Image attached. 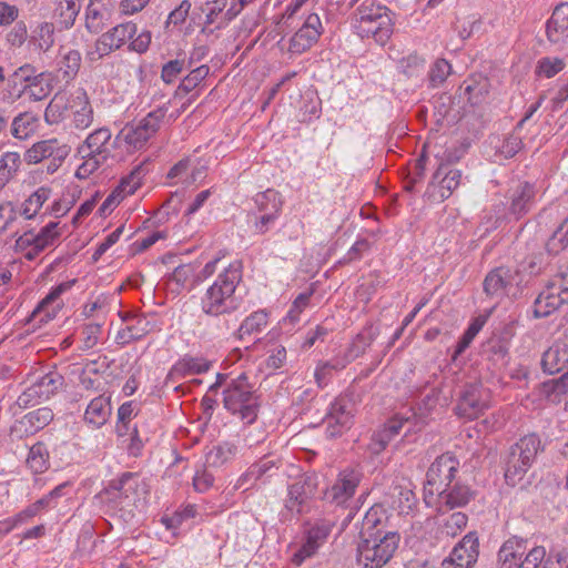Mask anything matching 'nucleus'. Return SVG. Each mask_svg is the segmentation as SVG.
<instances>
[{
	"label": "nucleus",
	"instance_id": "dca6fc26",
	"mask_svg": "<svg viewBox=\"0 0 568 568\" xmlns=\"http://www.w3.org/2000/svg\"><path fill=\"white\" fill-rule=\"evenodd\" d=\"M113 8L112 0H90L85 13V28L91 33L100 32L111 19Z\"/></svg>",
	"mask_w": 568,
	"mask_h": 568
},
{
	"label": "nucleus",
	"instance_id": "bf43d9fd",
	"mask_svg": "<svg viewBox=\"0 0 568 568\" xmlns=\"http://www.w3.org/2000/svg\"><path fill=\"white\" fill-rule=\"evenodd\" d=\"M227 6V0H212L205 3V7L202 9L205 12V23L213 24L220 13Z\"/></svg>",
	"mask_w": 568,
	"mask_h": 568
},
{
	"label": "nucleus",
	"instance_id": "603ef678",
	"mask_svg": "<svg viewBox=\"0 0 568 568\" xmlns=\"http://www.w3.org/2000/svg\"><path fill=\"white\" fill-rule=\"evenodd\" d=\"M209 74V67L201 65L194 70H192L180 84V90H184L185 92H190L193 90L202 80L206 78Z\"/></svg>",
	"mask_w": 568,
	"mask_h": 568
},
{
	"label": "nucleus",
	"instance_id": "b1692460",
	"mask_svg": "<svg viewBox=\"0 0 568 568\" xmlns=\"http://www.w3.org/2000/svg\"><path fill=\"white\" fill-rule=\"evenodd\" d=\"M437 495L439 498V511H444V507L446 509L464 507L470 501L474 494L469 487L455 484L452 488L437 489Z\"/></svg>",
	"mask_w": 568,
	"mask_h": 568
},
{
	"label": "nucleus",
	"instance_id": "c756f323",
	"mask_svg": "<svg viewBox=\"0 0 568 568\" xmlns=\"http://www.w3.org/2000/svg\"><path fill=\"white\" fill-rule=\"evenodd\" d=\"M111 415L110 398L100 395L93 398L84 413V420L94 428L103 426Z\"/></svg>",
	"mask_w": 568,
	"mask_h": 568
},
{
	"label": "nucleus",
	"instance_id": "58836bf2",
	"mask_svg": "<svg viewBox=\"0 0 568 568\" xmlns=\"http://www.w3.org/2000/svg\"><path fill=\"white\" fill-rule=\"evenodd\" d=\"M321 36V31H308L302 27L292 37L290 41V51L293 53H302L308 50Z\"/></svg>",
	"mask_w": 568,
	"mask_h": 568
},
{
	"label": "nucleus",
	"instance_id": "4be33fe9",
	"mask_svg": "<svg viewBox=\"0 0 568 568\" xmlns=\"http://www.w3.org/2000/svg\"><path fill=\"white\" fill-rule=\"evenodd\" d=\"M359 480V473L355 470H346L341 474L338 480L326 493V497L337 504H342L354 495Z\"/></svg>",
	"mask_w": 568,
	"mask_h": 568
},
{
	"label": "nucleus",
	"instance_id": "c9c22d12",
	"mask_svg": "<svg viewBox=\"0 0 568 568\" xmlns=\"http://www.w3.org/2000/svg\"><path fill=\"white\" fill-rule=\"evenodd\" d=\"M83 315L87 317H108L121 316V311L116 305H111L104 296L98 297L94 302L88 303L83 307Z\"/></svg>",
	"mask_w": 568,
	"mask_h": 568
},
{
	"label": "nucleus",
	"instance_id": "f8f14e48",
	"mask_svg": "<svg viewBox=\"0 0 568 568\" xmlns=\"http://www.w3.org/2000/svg\"><path fill=\"white\" fill-rule=\"evenodd\" d=\"M70 152L67 144H61L57 139L43 140L34 143L24 154L29 164H37L45 159L64 160Z\"/></svg>",
	"mask_w": 568,
	"mask_h": 568
},
{
	"label": "nucleus",
	"instance_id": "338daca9",
	"mask_svg": "<svg viewBox=\"0 0 568 568\" xmlns=\"http://www.w3.org/2000/svg\"><path fill=\"white\" fill-rule=\"evenodd\" d=\"M311 296L312 292L300 294L293 302V305L287 313L286 320H296L303 310L308 305Z\"/></svg>",
	"mask_w": 568,
	"mask_h": 568
},
{
	"label": "nucleus",
	"instance_id": "0eeeda50",
	"mask_svg": "<svg viewBox=\"0 0 568 568\" xmlns=\"http://www.w3.org/2000/svg\"><path fill=\"white\" fill-rule=\"evenodd\" d=\"M139 478L135 474L124 473L119 479L112 480L104 489L105 499L114 508L125 509L135 505L139 497Z\"/></svg>",
	"mask_w": 568,
	"mask_h": 568
},
{
	"label": "nucleus",
	"instance_id": "4d7b16f0",
	"mask_svg": "<svg viewBox=\"0 0 568 568\" xmlns=\"http://www.w3.org/2000/svg\"><path fill=\"white\" fill-rule=\"evenodd\" d=\"M546 555L544 547H534L529 550L517 568H538Z\"/></svg>",
	"mask_w": 568,
	"mask_h": 568
},
{
	"label": "nucleus",
	"instance_id": "e2e57ef3",
	"mask_svg": "<svg viewBox=\"0 0 568 568\" xmlns=\"http://www.w3.org/2000/svg\"><path fill=\"white\" fill-rule=\"evenodd\" d=\"M393 437L384 428L376 432L372 437L369 449L373 454H381L389 444Z\"/></svg>",
	"mask_w": 568,
	"mask_h": 568
},
{
	"label": "nucleus",
	"instance_id": "7ed1b4c3",
	"mask_svg": "<svg viewBox=\"0 0 568 568\" xmlns=\"http://www.w3.org/2000/svg\"><path fill=\"white\" fill-rule=\"evenodd\" d=\"M542 449L541 440L536 434L526 435L513 445L506 459V483L517 485Z\"/></svg>",
	"mask_w": 568,
	"mask_h": 568
},
{
	"label": "nucleus",
	"instance_id": "a18cd8bd",
	"mask_svg": "<svg viewBox=\"0 0 568 568\" xmlns=\"http://www.w3.org/2000/svg\"><path fill=\"white\" fill-rule=\"evenodd\" d=\"M81 64V55L77 50H70L65 53L60 62V71L64 79H72L79 71Z\"/></svg>",
	"mask_w": 568,
	"mask_h": 568
},
{
	"label": "nucleus",
	"instance_id": "a211bd4d",
	"mask_svg": "<svg viewBox=\"0 0 568 568\" xmlns=\"http://www.w3.org/2000/svg\"><path fill=\"white\" fill-rule=\"evenodd\" d=\"M210 366L211 363L204 358L185 355L172 366L166 376L165 384L169 385L170 382L174 383L176 379L187 375L203 374L210 369Z\"/></svg>",
	"mask_w": 568,
	"mask_h": 568
},
{
	"label": "nucleus",
	"instance_id": "bb28decb",
	"mask_svg": "<svg viewBox=\"0 0 568 568\" xmlns=\"http://www.w3.org/2000/svg\"><path fill=\"white\" fill-rule=\"evenodd\" d=\"M478 538L468 534L453 548L448 557L462 562L465 568H471L478 559Z\"/></svg>",
	"mask_w": 568,
	"mask_h": 568
},
{
	"label": "nucleus",
	"instance_id": "e433bc0d",
	"mask_svg": "<svg viewBox=\"0 0 568 568\" xmlns=\"http://www.w3.org/2000/svg\"><path fill=\"white\" fill-rule=\"evenodd\" d=\"M21 164V159L17 152H6L0 158V191L16 175Z\"/></svg>",
	"mask_w": 568,
	"mask_h": 568
},
{
	"label": "nucleus",
	"instance_id": "423d86ee",
	"mask_svg": "<svg viewBox=\"0 0 568 568\" xmlns=\"http://www.w3.org/2000/svg\"><path fill=\"white\" fill-rule=\"evenodd\" d=\"M520 273L510 267H496L490 271L484 281V291L491 297H517L519 294Z\"/></svg>",
	"mask_w": 568,
	"mask_h": 568
},
{
	"label": "nucleus",
	"instance_id": "3c124183",
	"mask_svg": "<svg viewBox=\"0 0 568 568\" xmlns=\"http://www.w3.org/2000/svg\"><path fill=\"white\" fill-rule=\"evenodd\" d=\"M277 469L273 460L261 459L258 463L253 464L244 476V480H258L267 475L272 469Z\"/></svg>",
	"mask_w": 568,
	"mask_h": 568
},
{
	"label": "nucleus",
	"instance_id": "680f3d73",
	"mask_svg": "<svg viewBox=\"0 0 568 568\" xmlns=\"http://www.w3.org/2000/svg\"><path fill=\"white\" fill-rule=\"evenodd\" d=\"M467 516L464 513L457 511L450 515L445 523V530L447 535L455 536L458 531L467 525Z\"/></svg>",
	"mask_w": 568,
	"mask_h": 568
},
{
	"label": "nucleus",
	"instance_id": "f03ea898",
	"mask_svg": "<svg viewBox=\"0 0 568 568\" xmlns=\"http://www.w3.org/2000/svg\"><path fill=\"white\" fill-rule=\"evenodd\" d=\"M400 536L398 532H386L371 537H359L357 544V561L364 568H382L394 556Z\"/></svg>",
	"mask_w": 568,
	"mask_h": 568
},
{
	"label": "nucleus",
	"instance_id": "2f4dec72",
	"mask_svg": "<svg viewBox=\"0 0 568 568\" xmlns=\"http://www.w3.org/2000/svg\"><path fill=\"white\" fill-rule=\"evenodd\" d=\"M434 179L438 180L440 197L447 199L459 186L462 172L450 169L447 164L440 163L434 174Z\"/></svg>",
	"mask_w": 568,
	"mask_h": 568
},
{
	"label": "nucleus",
	"instance_id": "9b49d317",
	"mask_svg": "<svg viewBox=\"0 0 568 568\" xmlns=\"http://www.w3.org/2000/svg\"><path fill=\"white\" fill-rule=\"evenodd\" d=\"M135 32L136 26L132 22L118 24L97 40L95 50L90 54H97V59L108 55L112 51L120 49Z\"/></svg>",
	"mask_w": 568,
	"mask_h": 568
},
{
	"label": "nucleus",
	"instance_id": "a878e982",
	"mask_svg": "<svg viewBox=\"0 0 568 568\" xmlns=\"http://www.w3.org/2000/svg\"><path fill=\"white\" fill-rule=\"evenodd\" d=\"M568 365V342H557L542 355L541 367L548 374L562 371Z\"/></svg>",
	"mask_w": 568,
	"mask_h": 568
},
{
	"label": "nucleus",
	"instance_id": "4c0bfd02",
	"mask_svg": "<svg viewBox=\"0 0 568 568\" xmlns=\"http://www.w3.org/2000/svg\"><path fill=\"white\" fill-rule=\"evenodd\" d=\"M381 18H390L389 10L384 6L376 4L374 1H366L357 9L354 21L355 24L362 22L371 23Z\"/></svg>",
	"mask_w": 568,
	"mask_h": 568
},
{
	"label": "nucleus",
	"instance_id": "864d4df0",
	"mask_svg": "<svg viewBox=\"0 0 568 568\" xmlns=\"http://www.w3.org/2000/svg\"><path fill=\"white\" fill-rule=\"evenodd\" d=\"M140 185L141 170L136 169L129 176L123 179L115 190L120 191V194H122V197L124 199L126 195L133 194Z\"/></svg>",
	"mask_w": 568,
	"mask_h": 568
},
{
	"label": "nucleus",
	"instance_id": "72a5a7b5",
	"mask_svg": "<svg viewBox=\"0 0 568 568\" xmlns=\"http://www.w3.org/2000/svg\"><path fill=\"white\" fill-rule=\"evenodd\" d=\"M71 104V95L67 97L64 93H57L45 109V121L50 124L59 123L64 119L65 112L70 109Z\"/></svg>",
	"mask_w": 568,
	"mask_h": 568
},
{
	"label": "nucleus",
	"instance_id": "8fccbe9b",
	"mask_svg": "<svg viewBox=\"0 0 568 568\" xmlns=\"http://www.w3.org/2000/svg\"><path fill=\"white\" fill-rule=\"evenodd\" d=\"M565 68V62L559 58H542L537 65V72L546 78H552Z\"/></svg>",
	"mask_w": 568,
	"mask_h": 568
},
{
	"label": "nucleus",
	"instance_id": "393cba45",
	"mask_svg": "<svg viewBox=\"0 0 568 568\" xmlns=\"http://www.w3.org/2000/svg\"><path fill=\"white\" fill-rule=\"evenodd\" d=\"M53 419V412L49 407H41L26 414L12 430L23 432L24 434H34L49 425Z\"/></svg>",
	"mask_w": 568,
	"mask_h": 568
},
{
	"label": "nucleus",
	"instance_id": "f704fd0d",
	"mask_svg": "<svg viewBox=\"0 0 568 568\" xmlns=\"http://www.w3.org/2000/svg\"><path fill=\"white\" fill-rule=\"evenodd\" d=\"M51 75L44 72H40L37 80L28 83L23 87V93L28 94L33 101H40L47 98L52 91Z\"/></svg>",
	"mask_w": 568,
	"mask_h": 568
},
{
	"label": "nucleus",
	"instance_id": "7c9ffc66",
	"mask_svg": "<svg viewBox=\"0 0 568 568\" xmlns=\"http://www.w3.org/2000/svg\"><path fill=\"white\" fill-rule=\"evenodd\" d=\"M114 331L116 343L125 345L145 336L151 327L150 322H119Z\"/></svg>",
	"mask_w": 568,
	"mask_h": 568
},
{
	"label": "nucleus",
	"instance_id": "774afa93",
	"mask_svg": "<svg viewBox=\"0 0 568 568\" xmlns=\"http://www.w3.org/2000/svg\"><path fill=\"white\" fill-rule=\"evenodd\" d=\"M523 142L521 139L517 135H509L505 139L501 148L500 153L506 158H513L517 152L521 149Z\"/></svg>",
	"mask_w": 568,
	"mask_h": 568
},
{
	"label": "nucleus",
	"instance_id": "a19ab883",
	"mask_svg": "<svg viewBox=\"0 0 568 568\" xmlns=\"http://www.w3.org/2000/svg\"><path fill=\"white\" fill-rule=\"evenodd\" d=\"M568 246V216L554 232L546 243V248L550 254H558Z\"/></svg>",
	"mask_w": 568,
	"mask_h": 568
},
{
	"label": "nucleus",
	"instance_id": "6e6552de",
	"mask_svg": "<svg viewBox=\"0 0 568 568\" xmlns=\"http://www.w3.org/2000/svg\"><path fill=\"white\" fill-rule=\"evenodd\" d=\"M317 477L305 475L288 487L285 509L292 514L302 515L310 509V503L317 493Z\"/></svg>",
	"mask_w": 568,
	"mask_h": 568
},
{
	"label": "nucleus",
	"instance_id": "c85d7f7f",
	"mask_svg": "<svg viewBox=\"0 0 568 568\" xmlns=\"http://www.w3.org/2000/svg\"><path fill=\"white\" fill-rule=\"evenodd\" d=\"M63 384V377L57 373L51 372L49 374L43 375L39 381L33 383L26 392L24 396L27 397H39L42 399H48L51 395L55 394V392Z\"/></svg>",
	"mask_w": 568,
	"mask_h": 568
},
{
	"label": "nucleus",
	"instance_id": "2eb2a0df",
	"mask_svg": "<svg viewBox=\"0 0 568 568\" xmlns=\"http://www.w3.org/2000/svg\"><path fill=\"white\" fill-rule=\"evenodd\" d=\"M546 36L552 44L564 43L568 39V3L558 4L546 23Z\"/></svg>",
	"mask_w": 568,
	"mask_h": 568
},
{
	"label": "nucleus",
	"instance_id": "412c9836",
	"mask_svg": "<svg viewBox=\"0 0 568 568\" xmlns=\"http://www.w3.org/2000/svg\"><path fill=\"white\" fill-rule=\"evenodd\" d=\"M71 101L70 110L73 114L74 126L80 130L89 128L93 121V110L85 91L82 89L75 90L71 94Z\"/></svg>",
	"mask_w": 568,
	"mask_h": 568
},
{
	"label": "nucleus",
	"instance_id": "de8ad7c7",
	"mask_svg": "<svg viewBox=\"0 0 568 568\" xmlns=\"http://www.w3.org/2000/svg\"><path fill=\"white\" fill-rule=\"evenodd\" d=\"M485 322H471L470 326L463 334L457 343L453 358H457L470 345L475 336L480 332Z\"/></svg>",
	"mask_w": 568,
	"mask_h": 568
},
{
	"label": "nucleus",
	"instance_id": "c03bdc74",
	"mask_svg": "<svg viewBox=\"0 0 568 568\" xmlns=\"http://www.w3.org/2000/svg\"><path fill=\"white\" fill-rule=\"evenodd\" d=\"M234 454V447L229 444L214 446L206 453L205 463L211 467H219L226 463Z\"/></svg>",
	"mask_w": 568,
	"mask_h": 568
},
{
	"label": "nucleus",
	"instance_id": "ea45409f",
	"mask_svg": "<svg viewBox=\"0 0 568 568\" xmlns=\"http://www.w3.org/2000/svg\"><path fill=\"white\" fill-rule=\"evenodd\" d=\"M50 189L40 187L33 192L23 203L22 214L26 219H32L50 196Z\"/></svg>",
	"mask_w": 568,
	"mask_h": 568
},
{
	"label": "nucleus",
	"instance_id": "f257e3e1",
	"mask_svg": "<svg viewBox=\"0 0 568 568\" xmlns=\"http://www.w3.org/2000/svg\"><path fill=\"white\" fill-rule=\"evenodd\" d=\"M240 281V265L231 264L209 287L203 298V311L210 316H220L235 308L233 294Z\"/></svg>",
	"mask_w": 568,
	"mask_h": 568
},
{
	"label": "nucleus",
	"instance_id": "37998d69",
	"mask_svg": "<svg viewBox=\"0 0 568 568\" xmlns=\"http://www.w3.org/2000/svg\"><path fill=\"white\" fill-rule=\"evenodd\" d=\"M37 47L47 52L54 43V27L52 23L43 22L37 27L32 37Z\"/></svg>",
	"mask_w": 568,
	"mask_h": 568
},
{
	"label": "nucleus",
	"instance_id": "49530a36",
	"mask_svg": "<svg viewBox=\"0 0 568 568\" xmlns=\"http://www.w3.org/2000/svg\"><path fill=\"white\" fill-rule=\"evenodd\" d=\"M27 464L34 473H42L47 469L44 447L41 444L33 445L30 448Z\"/></svg>",
	"mask_w": 568,
	"mask_h": 568
},
{
	"label": "nucleus",
	"instance_id": "6ab92c4d",
	"mask_svg": "<svg viewBox=\"0 0 568 568\" xmlns=\"http://www.w3.org/2000/svg\"><path fill=\"white\" fill-rule=\"evenodd\" d=\"M527 549V541L517 536L507 539L500 547L497 555V562L500 568H517Z\"/></svg>",
	"mask_w": 568,
	"mask_h": 568
},
{
	"label": "nucleus",
	"instance_id": "4468645a",
	"mask_svg": "<svg viewBox=\"0 0 568 568\" xmlns=\"http://www.w3.org/2000/svg\"><path fill=\"white\" fill-rule=\"evenodd\" d=\"M329 534L331 525L325 521L316 524L311 529H308L305 542L293 556V562L301 565L304 559L314 555L318 547L325 542Z\"/></svg>",
	"mask_w": 568,
	"mask_h": 568
},
{
	"label": "nucleus",
	"instance_id": "1a4fd4ad",
	"mask_svg": "<svg viewBox=\"0 0 568 568\" xmlns=\"http://www.w3.org/2000/svg\"><path fill=\"white\" fill-rule=\"evenodd\" d=\"M489 406V392L478 384L466 385L459 395L456 413L468 419L477 418Z\"/></svg>",
	"mask_w": 568,
	"mask_h": 568
},
{
	"label": "nucleus",
	"instance_id": "39448f33",
	"mask_svg": "<svg viewBox=\"0 0 568 568\" xmlns=\"http://www.w3.org/2000/svg\"><path fill=\"white\" fill-rule=\"evenodd\" d=\"M165 113L166 111L164 109H158L150 112L139 122L126 124L120 131L118 139H122L134 150L142 149L149 139H151L160 129L161 123L165 118Z\"/></svg>",
	"mask_w": 568,
	"mask_h": 568
},
{
	"label": "nucleus",
	"instance_id": "cd10ccee",
	"mask_svg": "<svg viewBox=\"0 0 568 568\" xmlns=\"http://www.w3.org/2000/svg\"><path fill=\"white\" fill-rule=\"evenodd\" d=\"M358 36L362 38H373L377 43L385 44L393 32L390 18H381L371 23L362 22L355 24Z\"/></svg>",
	"mask_w": 568,
	"mask_h": 568
},
{
	"label": "nucleus",
	"instance_id": "13d9d810",
	"mask_svg": "<svg viewBox=\"0 0 568 568\" xmlns=\"http://www.w3.org/2000/svg\"><path fill=\"white\" fill-rule=\"evenodd\" d=\"M395 490L398 491L397 508L399 513H408L412 510L416 503L415 494L410 489L399 486L395 487Z\"/></svg>",
	"mask_w": 568,
	"mask_h": 568
},
{
	"label": "nucleus",
	"instance_id": "f3484780",
	"mask_svg": "<svg viewBox=\"0 0 568 568\" xmlns=\"http://www.w3.org/2000/svg\"><path fill=\"white\" fill-rule=\"evenodd\" d=\"M568 302V288L561 290V293L549 284L536 298L534 304V314L536 317L549 316L560 305Z\"/></svg>",
	"mask_w": 568,
	"mask_h": 568
},
{
	"label": "nucleus",
	"instance_id": "20e7f679",
	"mask_svg": "<svg viewBox=\"0 0 568 568\" xmlns=\"http://www.w3.org/2000/svg\"><path fill=\"white\" fill-rule=\"evenodd\" d=\"M224 407L232 414H239L240 418L246 424H252L256 419L257 397L247 383L245 374L233 379L224 390Z\"/></svg>",
	"mask_w": 568,
	"mask_h": 568
},
{
	"label": "nucleus",
	"instance_id": "aec40b11",
	"mask_svg": "<svg viewBox=\"0 0 568 568\" xmlns=\"http://www.w3.org/2000/svg\"><path fill=\"white\" fill-rule=\"evenodd\" d=\"M111 139V132L108 128H100L92 132L82 145L79 146L81 155H92L97 159H108L110 151L108 144Z\"/></svg>",
	"mask_w": 568,
	"mask_h": 568
},
{
	"label": "nucleus",
	"instance_id": "09e8293b",
	"mask_svg": "<svg viewBox=\"0 0 568 568\" xmlns=\"http://www.w3.org/2000/svg\"><path fill=\"white\" fill-rule=\"evenodd\" d=\"M452 72V65L445 59H438L429 71V80L433 85L442 84Z\"/></svg>",
	"mask_w": 568,
	"mask_h": 568
},
{
	"label": "nucleus",
	"instance_id": "5701e85b",
	"mask_svg": "<svg viewBox=\"0 0 568 568\" xmlns=\"http://www.w3.org/2000/svg\"><path fill=\"white\" fill-rule=\"evenodd\" d=\"M387 521L388 516L383 506H372L363 518L359 537L392 532L390 530H386Z\"/></svg>",
	"mask_w": 568,
	"mask_h": 568
},
{
	"label": "nucleus",
	"instance_id": "5fc2aeb1",
	"mask_svg": "<svg viewBox=\"0 0 568 568\" xmlns=\"http://www.w3.org/2000/svg\"><path fill=\"white\" fill-rule=\"evenodd\" d=\"M261 332V324L258 322H243L237 329V337L243 342L255 343L260 341L257 336Z\"/></svg>",
	"mask_w": 568,
	"mask_h": 568
},
{
	"label": "nucleus",
	"instance_id": "052dcab7",
	"mask_svg": "<svg viewBox=\"0 0 568 568\" xmlns=\"http://www.w3.org/2000/svg\"><path fill=\"white\" fill-rule=\"evenodd\" d=\"M17 220V212L11 202L0 204V233L10 229L12 222Z\"/></svg>",
	"mask_w": 568,
	"mask_h": 568
},
{
	"label": "nucleus",
	"instance_id": "69168bd1",
	"mask_svg": "<svg viewBox=\"0 0 568 568\" xmlns=\"http://www.w3.org/2000/svg\"><path fill=\"white\" fill-rule=\"evenodd\" d=\"M183 70V61L171 60L162 68V79L166 83L173 82Z\"/></svg>",
	"mask_w": 568,
	"mask_h": 568
},
{
	"label": "nucleus",
	"instance_id": "0e129e2a",
	"mask_svg": "<svg viewBox=\"0 0 568 568\" xmlns=\"http://www.w3.org/2000/svg\"><path fill=\"white\" fill-rule=\"evenodd\" d=\"M38 75H39V73L37 72L34 67H32L30 64H26V65H22L19 69H17L13 72L11 79H12L13 83H17L18 81H20V82H26L28 84V83H31L33 80H37Z\"/></svg>",
	"mask_w": 568,
	"mask_h": 568
},
{
	"label": "nucleus",
	"instance_id": "6e6d98bb",
	"mask_svg": "<svg viewBox=\"0 0 568 568\" xmlns=\"http://www.w3.org/2000/svg\"><path fill=\"white\" fill-rule=\"evenodd\" d=\"M32 118L28 114H20L13 120L12 134L18 139H26L32 131Z\"/></svg>",
	"mask_w": 568,
	"mask_h": 568
},
{
	"label": "nucleus",
	"instance_id": "473e14b6",
	"mask_svg": "<svg viewBox=\"0 0 568 568\" xmlns=\"http://www.w3.org/2000/svg\"><path fill=\"white\" fill-rule=\"evenodd\" d=\"M535 194L534 185L528 182L519 184L511 197L510 212L517 217L526 214L534 203Z\"/></svg>",
	"mask_w": 568,
	"mask_h": 568
},
{
	"label": "nucleus",
	"instance_id": "ddd939ff",
	"mask_svg": "<svg viewBox=\"0 0 568 568\" xmlns=\"http://www.w3.org/2000/svg\"><path fill=\"white\" fill-rule=\"evenodd\" d=\"M353 405L346 398L336 399L326 417L327 432L331 437L341 435L343 429H348L352 425Z\"/></svg>",
	"mask_w": 568,
	"mask_h": 568
},
{
	"label": "nucleus",
	"instance_id": "79ce46f5",
	"mask_svg": "<svg viewBox=\"0 0 568 568\" xmlns=\"http://www.w3.org/2000/svg\"><path fill=\"white\" fill-rule=\"evenodd\" d=\"M57 226L58 223L51 222L44 226L38 235L33 236L32 239H26V242L33 243V251L36 254L43 251L54 241V239L58 236V232L55 231Z\"/></svg>",
	"mask_w": 568,
	"mask_h": 568
},
{
	"label": "nucleus",
	"instance_id": "9d476101",
	"mask_svg": "<svg viewBox=\"0 0 568 568\" xmlns=\"http://www.w3.org/2000/svg\"><path fill=\"white\" fill-rule=\"evenodd\" d=\"M458 460L450 453L438 456L430 465L426 474V483L430 487V494L449 487L458 468Z\"/></svg>",
	"mask_w": 568,
	"mask_h": 568
}]
</instances>
